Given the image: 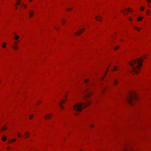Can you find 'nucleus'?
Segmentation results:
<instances>
[{
  "label": "nucleus",
  "instance_id": "f257e3e1",
  "mask_svg": "<svg viewBox=\"0 0 151 151\" xmlns=\"http://www.w3.org/2000/svg\"><path fill=\"white\" fill-rule=\"evenodd\" d=\"M145 58V56H143L142 58H137L136 60H133L132 62H130L129 63L131 67L130 72L133 74H136L139 73L142 65V62L143 60L142 59Z\"/></svg>",
  "mask_w": 151,
  "mask_h": 151
},
{
  "label": "nucleus",
  "instance_id": "f03ea898",
  "mask_svg": "<svg viewBox=\"0 0 151 151\" xmlns=\"http://www.w3.org/2000/svg\"><path fill=\"white\" fill-rule=\"evenodd\" d=\"M86 103H79L75 104L73 106L74 109L78 111H81L83 108L91 104V101L88 100H86Z\"/></svg>",
  "mask_w": 151,
  "mask_h": 151
},
{
  "label": "nucleus",
  "instance_id": "7ed1b4c3",
  "mask_svg": "<svg viewBox=\"0 0 151 151\" xmlns=\"http://www.w3.org/2000/svg\"><path fill=\"white\" fill-rule=\"evenodd\" d=\"M138 99L137 93L135 91H131L129 92V97L127 99V102L130 104L134 103V101Z\"/></svg>",
  "mask_w": 151,
  "mask_h": 151
},
{
  "label": "nucleus",
  "instance_id": "20e7f679",
  "mask_svg": "<svg viewBox=\"0 0 151 151\" xmlns=\"http://www.w3.org/2000/svg\"><path fill=\"white\" fill-rule=\"evenodd\" d=\"M86 93L84 95L83 97L84 98H86L90 96L92 94L91 92V91L90 89V88L88 87L85 90V92Z\"/></svg>",
  "mask_w": 151,
  "mask_h": 151
},
{
  "label": "nucleus",
  "instance_id": "39448f33",
  "mask_svg": "<svg viewBox=\"0 0 151 151\" xmlns=\"http://www.w3.org/2000/svg\"><path fill=\"white\" fill-rule=\"evenodd\" d=\"M123 151H133V150L131 147L125 146L123 150Z\"/></svg>",
  "mask_w": 151,
  "mask_h": 151
},
{
  "label": "nucleus",
  "instance_id": "423d86ee",
  "mask_svg": "<svg viewBox=\"0 0 151 151\" xmlns=\"http://www.w3.org/2000/svg\"><path fill=\"white\" fill-rule=\"evenodd\" d=\"M83 29H81L78 30L77 32H75V35H80L83 32Z\"/></svg>",
  "mask_w": 151,
  "mask_h": 151
},
{
  "label": "nucleus",
  "instance_id": "0eeeda50",
  "mask_svg": "<svg viewBox=\"0 0 151 151\" xmlns=\"http://www.w3.org/2000/svg\"><path fill=\"white\" fill-rule=\"evenodd\" d=\"M65 100L64 99L63 100L61 101L59 103V105L60 106V108L61 109H63V106L62 105V104H63V103H65Z\"/></svg>",
  "mask_w": 151,
  "mask_h": 151
},
{
  "label": "nucleus",
  "instance_id": "6e6552de",
  "mask_svg": "<svg viewBox=\"0 0 151 151\" xmlns=\"http://www.w3.org/2000/svg\"><path fill=\"white\" fill-rule=\"evenodd\" d=\"M51 114H47L45 116V118L46 119H48L51 118Z\"/></svg>",
  "mask_w": 151,
  "mask_h": 151
},
{
  "label": "nucleus",
  "instance_id": "1a4fd4ad",
  "mask_svg": "<svg viewBox=\"0 0 151 151\" xmlns=\"http://www.w3.org/2000/svg\"><path fill=\"white\" fill-rule=\"evenodd\" d=\"M34 15V12L33 11H30L29 12V16L30 18L32 17Z\"/></svg>",
  "mask_w": 151,
  "mask_h": 151
},
{
  "label": "nucleus",
  "instance_id": "9d476101",
  "mask_svg": "<svg viewBox=\"0 0 151 151\" xmlns=\"http://www.w3.org/2000/svg\"><path fill=\"white\" fill-rule=\"evenodd\" d=\"M95 18L97 20L99 21H100L101 20L102 18L101 17L99 16H98L97 17H96Z\"/></svg>",
  "mask_w": 151,
  "mask_h": 151
},
{
  "label": "nucleus",
  "instance_id": "9b49d317",
  "mask_svg": "<svg viewBox=\"0 0 151 151\" xmlns=\"http://www.w3.org/2000/svg\"><path fill=\"white\" fill-rule=\"evenodd\" d=\"M24 135L25 136L24 138H27L29 137V134L28 132H26L25 133Z\"/></svg>",
  "mask_w": 151,
  "mask_h": 151
},
{
  "label": "nucleus",
  "instance_id": "f8f14e48",
  "mask_svg": "<svg viewBox=\"0 0 151 151\" xmlns=\"http://www.w3.org/2000/svg\"><path fill=\"white\" fill-rule=\"evenodd\" d=\"M118 82V80L117 79H115L113 81L114 84L115 85H116Z\"/></svg>",
  "mask_w": 151,
  "mask_h": 151
},
{
  "label": "nucleus",
  "instance_id": "ddd939ff",
  "mask_svg": "<svg viewBox=\"0 0 151 151\" xmlns=\"http://www.w3.org/2000/svg\"><path fill=\"white\" fill-rule=\"evenodd\" d=\"M130 9L129 8L128 9H125V11L122 10V12L124 13L125 14H126V13L127 11H129Z\"/></svg>",
  "mask_w": 151,
  "mask_h": 151
},
{
  "label": "nucleus",
  "instance_id": "4468645a",
  "mask_svg": "<svg viewBox=\"0 0 151 151\" xmlns=\"http://www.w3.org/2000/svg\"><path fill=\"white\" fill-rule=\"evenodd\" d=\"M19 37L17 35H15L14 37V39L15 40H18V39H19Z\"/></svg>",
  "mask_w": 151,
  "mask_h": 151
},
{
  "label": "nucleus",
  "instance_id": "2eb2a0df",
  "mask_svg": "<svg viewBox=\"0 0 151 151\" xmlns=\"http://www.w3.org/2000/svg\"><path fill=\"white\" fill-rule=\"evenodd\" d=\"M7 128L5 126H4L2 128V130L5 131L6 129Z\"/></svg>",
  "mask_w": 151,
  "mask_h": 151
},
{
  "label": "nucleus",
  "instance_id": "dca6fc26",
  "mask_svg": "<svg viewBox=\"0 0 151 151\" xmlns=\"http://www.w3.org/2000/svg\"><path fill=\"white\" fill-rule=\"evenodd\" d=\"M6 139V137L5 136H3L2 137V139L3 141H5Z\"/></svg>",
  "mask_w": 151,
  "mask_h": 151
},
{
  "label": "nucleus",
  "instance_id": "f3484780",
  "mask_svg": "<svg viewBox=\"0 0 151 151\" xmlns=\"http://www.w3.org/2000/svg\"><path fill=\"white\" fill-rule=\"evenodd\" d=\"M13 48L14 50H17L18 49L16 45L13 46Z\"/></svg>",
  "mask_w": 151,
  "mask_h": 151
},
{
  "label": "nucleus",
  "instance_id": "a211bd4d",
  "mask_svg": "<svg viewBox=\"0 0 151 151\" xmlns=\"http://www.w3.org/2000/svg\"><path fill=\"white\" fill-rule=\"evenodd\" d=\"M6 43H4L2 45V47L4 48H5L6 47Z\"/></svg>",
  "mask_w": 151,
  "mask_h": 151
},
{
  "label": "nucleus",
  "instance_id": "6ab92c4d",
  "mask_svg": "<svg viewBox=\"0 0 151 151\" xmlns=\"http://www.w3.org/2000/svg\"><path fill=\"white\" fill-rule=\"evenodd\" d=\"M142 17H139L137 19L139 21H141L142 20Z\"/></svg>",
  "mask_w": 151,
  "mask_h": 151
},
{
  "label": "nucleus",
  "instance_id": "aec40b11",
  "mask_svg": "<svg viewBox=\"0 0 151 151\" xmlns=\"http://www.w3.org/2000/svg\"><path fill=\"white\" fill-rule=\"evenodd\" d=\"M134 28L138 31H139L141 29V28H138L137 27H135Z\"/></svg>",
  "mask_w": 151,
  "mask_h": 151
},
{
  "label": "nucleus",
  "instance_id": "412c9836",
  "mask_svg": "<svg viewBox=\"0 0 151 151\" xmlns=\"http://www.w3.org/2000/svg\"><path fill=\"white\" fill-rule=\"evenodd\" d=\"M150 12L149 10H148L147 12V14L148 15H150Z\"/></svg>",
  "mask_w": 151,
  "mask_h": 151
},
{
  "label": "nucleus",
  "instance_id": "4be33fe9",
  "mask_svg": "<svg viewBox=\"0 0 151 151\" xmlns=\"http://www.w3.org/2000/svg\"><path fill=\"white\" fill-rule=\"evenodd\" d=\"M21 135V134L20 133H18L17 134V136L19 137H22V136Z\"/></svg>",
  "mask_w": 151,
  "mask_h": 151
},
{
  "label": "nucleus",
  "instance_id": "5701e85b",
  "mask_svg": "<svg viewBox=\"0 0 151 151\" xmlns=\"http://www.w3.org/2000/svg\"><path fill=\"white\" fill-rule=\"evenodd\" d=\"M117 70V67H116L115 66L114 67V69L113 70L114 71H116V70Z\"/></svg>",
  "mask_w": 151,
  "mask_h": 151
},
{
  "label": "nucleus",
  "instance_id": "b1692460",
  "mask_svg": "<svg viewBox=\"0 0 151 151\" xmlns=\"http://www.w3.org/2000/svg\"><path fill=\"white\" fill-rule=\"evenodd\" d=\"M20 3V1H19V0H18L17 2V4L18 5H19Z\"/></svg>",
  "mask_w": 151,
  "mask_h": 151
},
{
  "label": "nucleus",
  "instance_id": "393cba45",
  "mask_svg": "<svg viewBox=\"0 0 151 151\" xmlns=\"http://www.w3.org/2000/svg\"><path fill=\"white\" fill-rule=\"evenodd\" d=\"M88 79H86L85 81H84V82H85V83H87L88 82Z\"/></svg>",
  "mask_w": 151,
  "mask_h": 151
},
{
  "label": "nucleus",
  "instance_id": "a878e982",
  "mask_svg": "<svg viewBox=\"0 0 151 151\" xmlns=\"http://www.w3.org/2000/svg\"><path fill=\"white\" fill-rule=\"evenodd\" d=\"M144 7H141L140 8V10L141 11H143L144 10Z\"/></svg>",
  "mask_w": 151,
  "mask_h": 151
},
{
  "label": "nucleus",
  "instance_id": "bb28decb",
  "mask_svg": "<svg viewBox=\"0 0 151 151\" xmlns=\"http://www.w3.org/2000/svg\"><path fill=\"white\" fill-rule=\"evenodd\" d=\"M19 42V40H18V41H16L15 42H14V43L16 45Z\"/></svg>",
  "mask_w": 151,
  "mask_h": 151
},
{
  "label": "nucleus",
  "instance_id": "cd10ccee",
  "mask_svg": "<svg viewBox=\"0 0 151 151\" xmlns=\"http://www.w3.org/2000/svg\"><path fill=\"white\" fill-rule=\"evenodd\" d=\"M67 10L68 11H69L71 10H72V9L71 8H69L67 9Z\"/></svg>",
  "mask_w": 151,
  "mask_h": 151
},
{
  "label": "nucleus",
  "instance_id": "c85d7f7f",
  "mask_svg": "<svg viewBox=\"0 0 151 151\" xmlns=\"http://www.w3.org/2000/svg\"><path fill=\"white\" fill-rule=\"evenodd\" d=\"M65 22V20H63L62 22V24H63Z\"/></svg>",
  "mask_w": 151,
  "mask_h": 151
},
{
  "label": "nucleus",
  "instance_id": "c756f323",
  "mask_svg": "<svg viewBox=\"0 0 151 151\" xmlns=\"http://www.w3.org/2000/svg\"><path fill=\"white\" fill-rule=\"evenodd\" d=\"M119 46H116V47H115V48H114V50H116L117 49H118L119 48Z\"/></svg>",
  "mask_w": 151,
  "mask_h": 151
},
{
  "label": "nucleus",
  "instance_id": "7c9ffc66",
  "mask_svg": "<svg viewBox=\"0 0 151 151\" xmlns=\"http://www.w3.org/2000/svg\"><path fill=\"white\" fill-rule=\"evenodd\" d=\"M146 1L148 3H150L151 2V0H146Z\"/></svg>",
  "mask_w": 151,
  "mask_h": 151
},
{
  "label": "nucleus",
  "instance_id": "2f4dec72",
  "mask_svg": "<svg viewBox=\"0 0 151 151\" xmlns=\"http://www.w3.org/2000/svg\"><path fill=\"white\" fill-rule=\"evenodd\" d=\"M105 88H106V87H104V88L103 89H102V91H101L102 93L104 92V90L105 89Z\"/></svg>",
  "mask_w": 151,
  "mask_h": 151
},
{
  "label": "nucleus",
  "instance_id": "473e14b6",
  "mask_svg": "<svg viewBox=\"0 0 151 151\" xmlns=\"http://www.w3.org/2000/svg\"><path fill=\"white\" fill-rule=\"evenodd\" d=\"M33 115L30 116V119H32V118L33 117Z\"/></svg>",
  "mask_w": 151,
  "mask_h": 151
},
{
  "label": "nucleus",
  "instance_id": "72a5a7b5",
  "mask_svg": "<svg viewBox=\"0 0 151 151\" xmlns=\"http://www.w3.org/2000/svg\"><path fill=\"white\" fill-rule=\"evenodd\" d=\"M12 141L13 142H15L16 141V140L14 139H13L12 140Z\"/></svg>",
  "mask_w": 151,
  "mask_h": 151
},
{
  "label": "nucleus",
  "instance_id": "f704fd0d",
  "mask_svg": "<svg viewBox=\"0 0 151 151\" xmlns=\"http://www.w3.org/2000/svg\"><path fill=\"white\" fill-rule=\"evenodd\" d=\"M94 126V125H90V127H91V128H92Z\"/></svg>",
  "mask_w": 151,
  "mask_h": 151
},
{
  "label": "nucleus",
  "instance_id": "c9c22d12",
  "mask_svg": "<svg viewBox=\"0 0 151 151\" xmlns=\"http://www.w3.org/2000/svg\"><path fill=\"white\" fill-rule=\"evenodd\" d=\"M7 149L8 150H10V147H7Z\"/></svg>",
  "mask_w": 151,
  "mask_h": 151
},
{
  "label": "nucleus",
  "instance_id": "e433bc0d",
  "mask_svg": "<svg viewBox=\"0 0 151 151\" xmlns=\"http://www.w3.org/2000/svg\"><path fill=\"white\" fill-rule=\"evenodd\" d=\"M129 20H130V21H131L132 20V19L130 18H129Z\"/></svg>",
  "mask_w": 151,
  "mask_h": 151
},
{
  "label": "nucleus",
  "instance_id": "4c0bfd02",
  "mask_svg": "<svg viewBox=\"0 0 151 151\" xmlns=\"http://www.w3.org/2000/svg\"><path fill=\"white\" fill-rule=\"evenodd\" d=\"M24 8H26V5H24L23 6Z\"/></svg>",
  "mask_w": 151,
  "mask_h": 151
},
{
  "label": "nucleus",
  "instance_id": "58836bf2",
  "mask_svg": "<svg viewBox=\"0 0 151 151\" xmlns=\"http://www.w3.org/2000/svg\"><path fill=\"white\" fill-rule=\"evenodd\" d=\"M40 103V102H39V101L37 103V105H38V104H39Z\"/></svg>",
  "mask_w": 151,
  "mask_h": 151
},
{
  "label": "nucleus",
  "instance_id": "ea45409f",
  "mask_svg": "<svg viewBox=\"0 0 151 151\" xmlns=\"http://www.w3.org/2000/svg\"><path fill=\"white\" fill-rule=\"evenodd\" d=\"M30 1H32V0H29Z\"/></svg>",
  "mask_w": 151,
  "mask_h": 151
}]
</instances>
